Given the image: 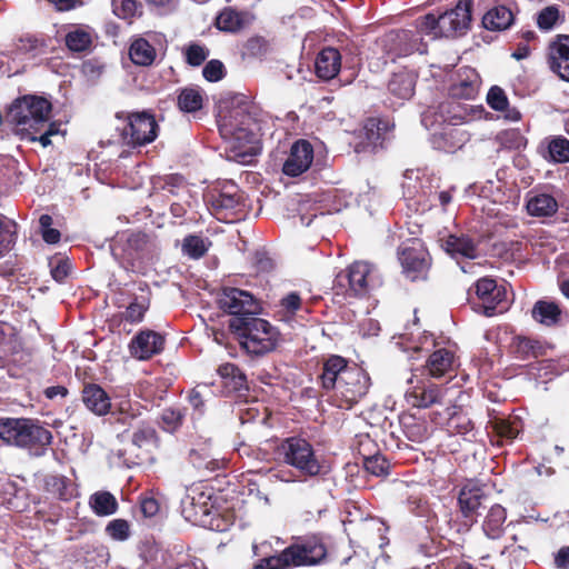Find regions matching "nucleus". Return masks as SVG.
I'll use <instances>...</instances> for the list:
<instances>
[{
    "label": "nucleus",
    "instance_id": "1",
    "mask_svg": "<svg viewBox=\"0 0 569 569\" xmlns=\"http://www.w3.org/2000/svg\"><path fill=\"white\" fill-rule=\"evenodd\" d=\"M52 103L44 97L26 94L17 98L8 110V119L22 139L39 141L42 147L51 144L50 138L60 132V123L50 122Z\"/></svg>",
    "mask_w": 569,
    "mask_h": 569
},
{
    "label": "nucleus",
    "instance_id": "2",
    "mask_svg": "<svg viewBox=\"0 0 569 569\" xmlns=\"http://www.w3.org/2000/svg\"><path fill=\"white\" fill-rule=\"evenodd\" d=\"M328 549L321 535L312 533L293 538L280 552L259 559L251 569H293L321 565Z\"/></svg>",
    "mask_w": 569,
    "mask_h": 569
},
{
    "label": "nucleus",
    "instance_id": "3",
    "mask_svg": "<svg viewBox=\"0 0 569 569\" xmlns=\"http://www.w3.org/2000/svg\"><path fill=\"white\" fill-rule=\"evenodd\" d=\"M0 440L7 446L26 450L29 456L47 455L53 442L52 432L33 418H0Z\"/></svg>",
    "mask_w": 569,
    "mask_h": 569
},
{
    "label": "nucleus",
    "instance_id": "4",
    "mask_svg": "<svg viewBox=\"0 0 569 569\" xmlns=\"http://www.w3.org/2000/svg\"><path fill=\"white\" fill-rule=\"evenodd\" d=\"M472 0H459L455 8L442 13H427L415 20V28L420 33L433 39L453 38L465 34L471 24Z\"/></svg>",
    "mask_w": 569,
    "mask_h": 569
},
{
    "label": "nucleus",
    "instance_id": "5",
    "mask_svg": "<svg viewBox=\"0 0 569 569\" xmlns=\"http://www.w3.org/2000/svg\"><path fill=\"white\" fill-rule=\"evenodd\" d=\"M229 329L239 337L241 347L251 355L262 356L276 349L280 332L266 319L253 317L230 318Z\"/></svg>",
    "mask_w": 569,
    "mask_h": 569
},
{
    "label": "nucleus",
    "instance_id": "6",
    "mask_svg": "<svg viewBox=\"0 0 569 569\" xmlns=\"http://www.w3.org/2000/svg\"><path fill=\"white\" fill-rule=\"evenodd\" d=\"M418 29H392L376 40V48L381 53L382 64L396 62L397 59L408 57L415 52H427V44Z\"/></svg>",
    "mask_w": 569,
    "mask_h": 569
},
{
    "label": "nucleus",
    "instance_id": "7",
    "mask_svg": "<svg viewBox=\"0 0 569 569\" xmlns=\"http://www.w3.org/2000/svg\"><path fill=\"white\" fill-rule=\"evenodd\" d=\"M279 459L297 469L303 477H316L321 472V463L312 445L299 436L288 437L277 446Z\"/></svg>",
    "mask_w": 569,
    "mask_h": 569
},
{
    "label": "nucleus",
    "instance_id": "8",
    "mask_svg": "<svg viewBox=\"0 0 569 569\" xmlns=\"http://www.w3.org/2000/svg\"><path fill=\"white\" fill-rule=\"evenodd\" d=\"M468 302L475 312L493 317L508 308L507 289L495 279L482 277L469 289Z\"/></svg>",
    "mask_w": 569,
    "mask_h": 569
},
{
    "label": "nucleus",
    "instance_id": "9",
    "mask_svg": "<svg viewBox=\"0 0 569 569\" xmlns=\"http://www.w3.org/2000/svg\"><path fill=\"white\" fill-rule=\"evenodd\" d=\"M487 498L483 486L472 481L463 485L457 498L461 519H450V528L457 533H467L477 523L479 509Z\"/></svg>",
    "mask_w": 569,
    "mask_h": 569
},
{
    "label": "nucleus",
    "instance_id": "10",
    "mask_svg": "<svg viewBox=\"0 0 569 569\" xmlns=\"http://www.w3.org/2000/svg\"><path fill=\"white\" fill-rule=\"evenodd\" d=\"M372 266L365 261H356L341 270L333 280L336 295L345 298L365 297L370 287Z\"/></svg>",
    "mask_w": 569,
    "mask_h": 569
},
{
    "label": "nucleus",
    "instance_id": "11",
    "mask_svg": "<svg viewBox=\"0 0 569 569\" xmlns=\"http://www.w3.org/2000/svg\"><path fill=\"white\" fill-rule=\"evenodd\" d=\"M127 124L121 131L123 143L130 148L149 144L158 137L159 126L152 113L148 111L128 113Z\"/></svg>",
    "mask_w": 569,
    "mask_h": 569
},
{
    "label": "nucleus",
    "instance_id": "12",
    "mask_svg": "<svg viewBox=\"0 0 569 569\" xmlns=\"http://www.w3.org/2000/svg\"><path fill=\"white\" fill-rule=\"evenodd\" d=\"M224 127L234 140L236 148H247L242 153L243 156L256 154L257 143L259 142V124L250 113L246 112L242 108L236 109Z\"/></svg>",
    "mask_w": 569,
    "mask_h": 569
},
{
    "label": "nucleus",
    "instance_id": "13",
    "mask_svg": "<svg viewBox=\"0 0 569 569\" xmlns=\"http://www.w3.org/2000/svg\"><path fill=\"white\" fill-rule=\"evenodd\" d=\"M148 243V236L141 231L123 230L117 232L110 243L111 254L124 268H133L134 262Z\"/></svg>",
    "mask_w": 569,
    "mask_h": 569
},
{
    "label": "nucleus",
    "instance_id": "14",
    "mask_svg": "<svg viewBox=\"0 0 569 569\" xmlns=\"http://www.w3.org/2000/svg\"><path fill=\"white\" fill-rule=\"evenodd\" d=\"M218 307L231 318L253 317L260 310L257 299L248 291L224 287L218 293Z\"/></svg>",
    "mask_w": 569,
    "mask_h": 569
},
{
    "label": "nucleus",
    "instance_id": "15",
    "mask_svg": "<svg viewBox=\"0 0 569 569\" xmlns=\"http://www.w3.org/2000/svg\"><path fill=\"white\" fill-rule=\"evenodd\" d=\"M371 379L368 372L360 366L351 367L341 385L336 390L340 400L339 407L350 409L358 403L369 391Z\"/></svg>",
    "mask_w": 569,
    "mask_h": 569
},
{
    "label": "nucleus",
    "instance_id": "16",
    "mask_svg": "<svg viewBox=\"0 0 569 569\" xmlns=\"http://www.w3.org/2000/svg\"><path fill=\"white\" fill-rule=\"evenodd\" d=\"M182 512L187 520L210 527L218 531H223L227 525L221 526L220 519L214 518V509L211 496L206 492H197L189 497V500L183 503Z\"/></svg>",
    "mask_w": 569,
    "mask_h": 569
},
{
    "label": "nucleus",
    "instance_id": "17",
    "mask_svg": "<svg viewBox=\"0 0 569 569\" xmlns=\"http://www.w3.org/2000/svg\"><path fill=\"white\" fill-rule=\"evenodd\" d=\"M399 261L403 274L410 281L426 279L431 266L428 250L417 240L399 251Z\"/></svg>",
    "mask_w": 569,
    "mask_h": 569
},
{
    "label": "nucleus",
    "instance_id": "18",
    "mask_svg": "<svg viewBox=\"0 0 569 569\" xmlns=\"http://www.w3.org/2000/svg\"><path fill=\"white\" fill-rule=\"evenodd\" d=\"M391 129L388 119L370 117L363 122L358 133V141L355 143V152L373 153L382 147L385 133Z\"/></svg>",
    "mask_w": 569,
    "mask_h": 569
},
{
    "label": "nucleus",
    "instance_id": "19",
    "mask_svg": "<svg viewBox=\"0 0 569 569\" xmlns=\"http://www.w3.org/2000/svg\"><path fill=\"white\" fill-rule=\"evenodd\" d=\"M480 86L481 78L476 69L465 66L451 76L448 96L455 100H475Z\"/></svg>",
    "mask_w": 569,
    "mask_h": 569
},
{
    "label": "nucleus",
    "instance_id": "20",
    "mask_svg": "<svg viewBox=\"0 0 569 569\" xmlns=\"http://www.w3.org/2000/svg\"><path fill=\"white\" fill-rule=\"evenodd\" d=\"M357 363L340 355H328L321 360V372L318 376L319 383L325 391L337 390L347 372Z\"/></svg>",
    "mask_w": 569,
    "mask_h": 569
},
{
    "label": "nucleus",
    "instance_id": "21",
    "mask_svg": "<svg viewBox=\"0 0 569 569\" xmlns=\"http://www.w3.org/2000/svg\"><path fill=\"white\" fill-rule=\"evenodd\" d=\"M166 339L161 333L144 329L139 331L129 343L130 355L138 360H149L164 349Z\"/></svg>",
    "mask_w": 569,
    "mask_h": 569
},
{
    "label": "nucleus",
    "instance_id": "22",
    "mask_svg": "<svg viewBox=\"0 0 569 569\" xmlns=\"http://www.w3.org/2000/svg\"><path fill=\"white\" fill-rule=\"evenodd\" d=\"M313 161V147L305 139L296 141L282 166V172L289 177H298L306 172Z\"/></svg>",
    "mask_w": 569,
    "mask_h": 569
},
{
    "label": "nucleus",
    "instance_id": "23",
    "mask_svg": "<svg viewBox=\"0 0 569 569\" xmlns=\"http://www.w3.org/2000/svg\"><path fill=\"white\" fill-rule=\"evenodd\" d=\"M446 391L441 386L430 381H420L406 393L407 402L416 408H429L435 405H443Z\"/></svg>",
    "mask_w": 569,
    "mask_h": 569
},
{
    "label": "nucleus",
    "instance_id": "24",
    "mask_svg": "<svg viewBox=\"0 0 569 569\" xmlns=\"http://www.w3.org/2000/svg\"><path fill=\"white\" fill-rule=\"evenodd\" d=\"M204 199L216 214H221L239 207L242 201V194L236 183L226 182L221 189H213L208 192Z\"/></svg>",
    "mask_w": 569,
    "mask_h": 569
},
{
    "label": "nucleus",
    "instance_id": "25",
    "mask_svg": "<svg viewBox=\"0 0 569 569\" xmlns=\"http://www.w3.org/2000/svg\"><path fill=\"white\" fill-rule=\"evenodd\" d=\"M256 17L248 10H237L233 7H224L214 19L218 30L228 33H237L249 27Z\"/></svg>",
    "mask_w": 569,
    "mask_h": 569
},
{
    "label": "nucleus",
    "instance_id": "26",
    "mask_svg": "<svg viewBox=\"0 0 569 569\" xmlns=\"http://www.w3.org/2000/svg\"><path fill=\"white\" fill-rule=\"evenodd\" d=\"M548 63L555 73L569 82V36L559 34L550 43Z\"/></svg>",
    "mask_w": 569,
    "mask_h": 569
},
{
    "label": "nucleus",
    "instance_id": "27",
    "mask_svg": "<svg viewBox=\"0 0 569 569\" xmlns=\"http://www.w3.org/2000/svg\"><path fill=\"white\" fill-rule=\"evenodd\" d=\"M526 209L531 217L549 218L558 212L559 204L552 194L532 189L527 193Z\"/></svg>",
    "mask_w": 569,
    "mask_h": 569
},
{
    "label": "nucleus",
    "instance_id": "28",
    "mask_svg": "<svg viewBox=\"0 0 569 569\" xmlns=\"http://www.w3.org/2000/svg\"><path fill=\"white\" fill-rule=\"evenodd\" d=\"M456 355L452 350L440 348L435 350L427 359L425 369L432 378L451 376L457 367Z\"/></svg>",
    "mask_w": 569,
    "mask_h": 569
},
{
    "label": "nucleus",
    "instance_id": "29",
    "mask_svg": "<svg viewBox=\"0 0 569 569\" xmlns=\"http://www.w3.org/2000/svg\"><path fill=\"white\" fill-rule=\"evenodd\" d=\"M418 74L408 69L393 72L388 81V91L399 100H409L413 97Z\"/></svg>",
    "mask_w": 569,
    "mask_h": 569
},
{
    "label": "nucleus",
    "instance_id": "30",
    "mask_svg": "<svg viewBox=\"0 0 569 569\" xmlns=\"http://www.w3.org/2000/svg\"><path fill=\"white\" fill-rule=\"evenodd\" d=\"M142 293L140 296H134L132 301L126 308L124 311H121L112 317V322L120 326L122 321L129 322L131 325L140 323L146 312L150 308V290L141 289Z\"/></svg>",
    "mask_w": 569,
    "mask_h": 569
},
{
    "label": "nucleus",
    "instance_id": "31",
    "mask_svg": "<svg viewBox=\"0 0 569 569\" xmlns=\"http://www.w3.org/2000/svg\"><path fill=\"white\" fill-rule=\"evenodd\" d=\"M508 351L519 360H531L546 356V348L539 340L521 335L511 338Z\"/></svg>",
    "mask_w": 569,
    "mask_h": 569
},
{
    "label": "nucleus",
    "instance_id": "32",
    "mask_svg": "<svg viewBox=\"0 0 569 569\" xmlns=\"http://www.w3.org/2000/svg\"><path fill=\"white\" fill-rule=\"evenodd\" d=\"M82 402L97 416H104L111 409V399L106 390L97 383H86L81 392Z\"/></svg>",
    "mask_w": 569,
    "mask_h": 569
},
{
    "label": "nucleus",
    "instance_id": "33",
    "mask_svg": "<svg viewBox=\"0 0 569 569\" xmlns=\"http://www.w3.org/2000/svg\"><path fill=\"white\" fill-rule=\"evenodd\" d=\"M159 442V438L156 429L148 425L142 423L132 433L131 447L141 452L136 453V458L138 461L134 463L140 465L149 459L150 448L157 447Z\"/></svg>",
    "mask_w": 569,
    "mask_h": 569
},
{
    "label": "nucleus",
    "instance_id": "34",
    "mask_svg": "<svg viewBox=\"0 0 569 569\" xmlns=\"http://www.w3.org/2000/svg\"><path fill=\"white\" fill-rule=\"evenodd\" d=\"M341 68V54L332 47L323 48L315 62L316 74L322 80H331L338 76Z\"/></svg>",
    "mask_w": 569,
    "mask_h": 569
},
{
    "label": "nucleus",
    "instance_id": "35",
    "mask_svg": "<svg viewBox=\"0 0 569 569\" xmlns=\"http://www.w3.org/2000/svg\"><path fill=\"white\" fill-rule=\"evenodd\" d=\"M465 142V131L455 127H446L442 131L433 133L431 138L432 147L446 153L456 152Z\"/></svg>",
    "mask_w": 569,
    "mask_h": 569
},
{
    "label": "nucleus",
    "instance_id": "36",
    "mask_svg": "<svg viewBox=\"0 0 569 569\" xmlns=\"http://www.w3.org/2000/svg\"><path fill=\"white\" fill-rule=\"evenodd\" d=\"M515 21V14L505 4H498L489 9L482 17V26L489 31H503L509 29Z\"/></svg>",
    "mask_w": 569,
    "mask_h": 569
},
{
    "label": "nucleus",
    "instance_id": "37",
    "mask_svg": "<svg viewBox=\"0 0 569 569\" xmlns=\"http://www.w3.org/2000/svg\"><path fill=\"white\" fill-rule=\"evenodd\" d=\"M563 311L557 302L538 300L532 307L531 317L539 323L547 327H555L561 323Z\"/></svg>",
    "mask_w": 569,
    "mask_h": 569
},
{
    "label": "nucleus",
    "instance_id": "38",
    "mask_svg": "<svg viewBox=\"0 0 569 569\" xmlns=\"http://www.w3.org/2000/svg\"><path fill=\"white\" fill-rule=\"evenodd\" d=\"M93 30L86 27H77L64 36V44L73 53H83L91 49L93 44Z\"/></svg>",
    "mask_w": 569,
    "mask_h": 569
},
{
    "label": "nucleus",
    "instance_id": "39",
    "mask_svg": "<svg viewBox=\"0 0 569 569\" xmlns=\"http://www.w3.org/2000/svg\"><path fill=\"white\" fill-rule=\"evenodd\" d=\"M217 372L222 378L224 387L230 391L242 396V391L249 390L247 377L237 365L231 362L222 363L218 367Z\"/></svg>",
    "mask_w": 569,
    "mask_h": 569
},
{
    "label": "nucleus",
    "instance_id": "40",
    "mask_svg": "<svg viewBox=\"0 0 569 569\" xmlns=\"http://www.w3.org/2000/svg\"><path fill=\"white\" fill-rule=\"evenodd\" d=\"M506 519L507 511L501 505L491 506L482 522L485 535L489 539H499L503 535Z\"/></svg>",
    "mask_w": 569,
    "mask_h": 569
},
{
    "label": "nucleus",
    "instance_id": "41",
    "mask_svg": "<svg viewBox=\"0 0 569 569\" xmlns=\"http://www.w3.org/2000/svg\"><path fill=\"white\" fill-rule=\"evenodd\" d=\"M7 362L30 363L31 353L24 350H17L16 341L9 339L0 329V367H3Z\"/></svg>",
    "mask_w": 569,
    "mask_h": 569
},
{
    "label": "nucleus",
    "instance_id": "42",
    "mask_svg": "<svg viewBox=\"0 0 569 569\" xmlns=\"http://www.w3.org/2000/svg\"><path fill=\"white\" fill-rule=\"evenodd\" d=\"M129 57L136 66L149 67L154 62L157 51L148 40L137 38L130 44Z\"/></svg>",
    "mask_w": 569,
    "mask_h": 569
},
{
    "label": "nucleus",
    "instance_id": "43",
    "mask_svg": "<svg viewBox=\"0 0 569 569\" xmlns=\"http://www.w3.org/2000/svg\"><path fill=\"white\" fill-rule=\"evenodd\" d=\"M89 506L98 517H108L114 515L119 509L117 498L106 490L92 493L89 498Z\"/></svg>",
    "mask_w": 569,
    "mask_h": 569
},
{
    "label": "nucleus",
    "instance_id": "44",
    "mask_svg": "<svg viewBox=\"0 0 569 569\" xmlns=\"http://www.w3.org/2000/svg\"><path fill=\"white\" fill-rule=\"evenodd\" d=\"M445 249L452 257H465L475 259L477 257V246L473 240L467 236L450 234L445 241Z\"/></svg>",
    "mask_w": 569,
    "mask_h": 569
},
{
    "label": "nucleus",
    "instance_id": "45",
    "mask_svg": "<svg viewBox=\"0 0 569 569\" xmlns=\"http://www.w3.org/2000/svg\"><path fill=\"white\" fill-rule=\"evenodd\" d=\"M448 429L451 435H467L473 429V422L459 406L447 407Z\"/></svg>",
    "mask_w": 569,
    "mask_h": 569
},
{
    "label": "nucleus",
    "instance_id": "46",
    "mask_svg": "<svg viewBox=\"0 0 569 569\" xmlns=\"http://www.w3.org/2000/svg\"><path fill=\"white\" fill-rule=\"evenodd\" d=\"M211 244L212 242L208 238L190 233L182 240L181 252L189 259L199 260L208 253Z\"/></svg>",
    "mask_w": 569,
    "mask_h": 569
},
{
    "label": "nucleus",
    "instance_id": "47",
    "mask_svg": "<svg viewBox=\"0 0 569 569\" xmlns=\"http://www.w3.org/2000/svg\"><path fill=\"white\" fill-rule=\"evenodd\" d=\"M543 158L553 163L569 162V140L563 136L551 137Z\"/></svg>",
    "mask_w": 569,
    "mask_h": 569
},
{
    "label": "nucleus",
    "instance_id": "48",
    "mask_svg": "<svg viewBox=\"0 0 569 569\" xmlns=\"http://www.w3.org/2000/svg\"><path fill=\"white\" fill-rule=\"evenodd\" d=\"M203 100V94L200 89L187 87L180 90L177 102L181 111L193 113L202 109Z\"/></svg>",
    "mask_w": 569,
    "mask_h": 569
},
{
    "label": "nucleus",
    "instance_id": "49",
    "mask_svg": "<svg viewBox=\"0 0 569 569\" xmlns=\"http://www.w3.org/2000/svg\"><path fill=\"white\" fill-rule=\"evenodd\" d=\"M407 438L415 442H422L429 438V429L425 420L415 416H405L400 420Z\"/></svg>",
    "mask_w": 569,
    "mask_h": 569
},
{
    "label": "nucleus",
    "instance_id": "50",
    "mask_svg": "<svg viewBox=\"0 0 569 569\" xmlns=\"http://www.w3.org/2000/svg\"><path fill=\"white\" fill-rule=\"evenodd\" d=\"M46 490L58 499L69 501L73 497V488L64 476H48L44 480Z\"/></svg>",
    "mask_w": 569,
    "mask_h": 569
},
{
    "label": "nucleus",
    "instance_id": "51",
    "mask_svg": "<svg viewBox=\"0 0 569 569\" xmlns=\"http://www.w3.org/2000/svg\"><path fill=\"white\" fill-rule=\"evenodd\" d=\"M146 559L153 569H180L173 562L172 555L157 543L147 549Z\"/></svg>",
    "mask_w": 569,
    "mask_h": 569
},
{
    "label": "nucleus",
    "instance_id": "52",
    "mask_svg": "<svg viewBox=\"0 0 569 569\" xmlns=\"http://www.w3.org/2000/svg\"><path fill=\"white\" fill-rule=\"evenodd\" d=\"M17 223L0 214V259L9 253L17 242Z\"/></svg>",
    "mask_w": 569,
    "mask_h": 569
},
{
    "label": "nucleus",
    "instance_id": "53",
    "mask_svg": "<svg viewBox=\"0 0 569 569\" xmlns=\"http://www.w3.org/2000/svg\"><path fill=\"white\" fill-rule=\"evenodd\" d=\"M112 12L120 19L132 21L141 16L142 4L137 0H111Z\"/></svg>",
    "mask_w": 569,
    "mask_h": 569
},
{
    "label": "nucleus",
    "instance_id": "54",
    "mask_svg": "<svg viewBox=\"0 0 569 569\" xmlns=\"http://www.w3.org/2000/svg\"><path fill=\"white\" fill-rule=\"evenodd\" d=\"M104 532L111 540L123 542L131 537V525L126 519L116 518L106 525Z\"/></svg>",
    "mask_w": 569,
    "mask_h": 569
},
{
    "label": "nucleus",
    "instance_id": "55",
    "mask_svg": "<svg viewBox=\"0 0 569 569\" xmlns=\"http://www.w3.org/2000/svg\"><path fill=\"white\" fill-rule=\"evenodd\" d=\"M184 416V410L171 407L166 408L160 415L159 425L164 431L174 432L182 426Z\"/></svg>",
    "mask_w": 569,
    "mask_h": 569
},
{
    "label": "nucleus",
    "instance_id": "56",
    "mask_svg": "<svg viewBox=\"0 0 569 569\" xmlns=\"http://www.w3.org/2000/svg\"><path fill=\"white\" fill-rule=\"evenodd\" d=\"M365 469L377 477L388 476L390 472V462L381 453L363 457Z\"/></svg>",
    "mask_w": 569,
    "mask_h": 569
},
{
    "label": "nucleus",
    "instance_id": "57",
    "mask_svg": "<svg viewBox=\"0 0 569 569\" xmlns=\"http://www.w3.org/2000/svg\"><path fill=\"white\" fill-rule=\"evenodd\" d=\"M492 431L501 440L512 441L519 433L518 425L507 419L496 418L491 421Z\"/></svg>",
    "mask_w": 569,
    "mask_h": 569
},
{
    "label": "nucleus",
    "instance_id": "58",
    "mask_svg": "<svg viewBox=\"0 0 569 569\" xmlns=\"http://www.w3.org/2000/svg\"><path fill=\"white\" fill-rule=\"evenodd\" d=\"M498 140L503 148L520 150L527 146V139L518 129L503 130L499 133Z\"/></svg>",
    "mask_w": 569,
    "mask_h": 569
},
{
    "label": "nucleus",
    "instance_id": "59",
    "mask_svg": "<svg viewBox=\"0 0 569 569\" xmlns=\"http://www.w3.org/2000/svg\"><path fill=\"white\" fill-rule=\"evenodd\" d=\"M51 277L59 283L64 282L71 271V263L68 258L53 256L49 259Z\"/></svg>",
    "mask_w": 569,
    "mask_h": 569
},
{
    "label": "nucleus",
    "instance_id": "60",
    "mask_svg": "<svg viewBox=\"0 0 569 569\" xmlns=\"http://www.w3.org/2000/svg\"><path fill=\"white\" fill-rule=\"evenodd\" d=\"M302 299L297 291L289 292L279 301V313H282L281 319L293 317L298 310L301 309Z\"/></svg>",
    "mask_w": 569,
    "mask_h": 569
},
{
    "label": "nucleus",
    "instance_id": "61",
    "mask_svg": "<svg viewBox=\"0 0 569 569\" xmlns=\"http://www.w3.org/2000/svg\"><path fill=\"white\" fill-rule=\"evenodd\" d=\"M269 50V42L261 36L249 38L243 44V56L249 58H261Z\"/></svg>",
    "mask_w": 569,
    "mask_h": 569
},
{
    "label": "nucleus",
    "instance_id": "62",
    "mask_svg": "<svg viewBox=\"0 0 569 569\" xmlns=\"http://www.w3.org/2000/svg\"><path fill=\"white\" fill-rule=\"evenodd\" d=\"M158 186L163 191H167L173 196H177L180 190L187 189V182L183 176L179 173L167 174L162 178H159Z\"/></svg>",
    "mask_w": 569,
    "mask_h": 569
},
{
    "label": "nucleus",
    "instance_id": "63",
    "mask_svg": "<svg viewBox=\"0 0 569 569\" xmlns=\"http://www.w3.org/2000/svg\"><path fill=\"white\" fill-rule=\"evenodd\" d=\"M209 49L199 43H190L184 49L186 62L191 67L201 66L209 57Z\"/></svg>",
    "mask_w": 569,
    "mask_h": 569
},
{
    "label": "nucleus",
    "instance_id": "64",
    "mask_svg": "<svg viewBox=\"0 0 569 569\" xmlns=\"http://www.w3.org/2000/svg\"><path fill=\"white\" fill-rule=\"evenodd\" d=\"M560 19V11L557 6H548L539 11L537 26L540 30H551Z\"/></svg>",
    "mask_w": 569,
    "mask_h": 569
}]
</instances>
